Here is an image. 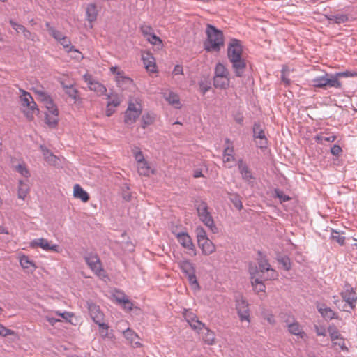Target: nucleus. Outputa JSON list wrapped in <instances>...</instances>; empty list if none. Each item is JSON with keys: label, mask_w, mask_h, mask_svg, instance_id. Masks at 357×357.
Segmentation results:
<instances>
[{"label": "nucleus", "mask_w": 357, "mask_h": 357, "mask_svg": "<svg viewBox=\"0 0 357 357\" xmlns=\"http://www.w3.org/2000/svg\"><path fill=\"white\" fill-rule=\"evenodd\" d=\"M195 233L197 235V242L202 239L208 238L205 230L202 227H197Z\"/></svg>", "instance_id": "obj_47"}, {"label": "nucleus", "mask_w": 357, "mask_h": 357, "mask_svg": "<svg viewBox=\"0 0 357 357\" xmlns=\"http://www.w3.org/2000/svg\"><path fill=\"white\" fill-rule=\"evenodd\" d=\"M17 171L22 174L25 178H28L30 175L29 170L26 169V167L22 165H18L17 167H16Z\"/></svg>", "instance_id": "obj_51"}, {"label": "nucleus", "mask_w": 357, "mask_h": 357, "mask_svg": "<svg viewBox=\"0 0 357 357\" xmlns=\"http://www.w3.org/2000/svg\"><path fill=\"white\" fill-rule=\"evenodd\" d=\"M179 267L185 275L195 273L192 264L188 260L180 261Z\"/></svg>", "instance_id": "obj_32"}, {"label": "nucleus", "mask_w": 357, "mask_h": 357, "mask_svg": "<svg viewBox=\"0 0 357 357\" xmlns=\"http://www.w3.org/2000/svg\"><path fill=\"white\" fill-rule=\"evenodd\" d=\"M235 301L236 309L241 321H246L247 322L250 323V319L249 305L246 300L243 296H241L239 298H236Z\"/></svg>", "instance_id": "obj_6"}, {"label": "nucleus", "mask_w": 357, "mask_h": 357, "mask_svg": "<svg viewBox=\"0 0 357 357\" xmlns=\"http://www.w3.org/2000/svg\"><path fill=\"white\" fill-rule=\"evenodd\" d=\"M48 33L57 41L61 40V38L64 36L62 33L56 29H55L53 26H50L49 22L45 24Z\"/></svg>", "instance_id": "obj_37"}, {"label": "nucleus", "mask_w": 357, "mask_h": 357, "mask_svg": "<svg viewBox=\"0 0 357 357\" xmlns=\"http://www.w3.org/2000/svg\"><path fill=\"white\" fill-rule=\"evenodd\" d=\"M41 150L43 153V156L45 160L50 165H56L57 163V160H59L56 156L53 155L51 152L49 151L45 147L41 146Z\"/></svg>", "instance_id": "obj_29"}, {"label": "nucleus", "mask_w": 357, "mask_h": 357, "mask_svg": "<svg viewBox=\"0 0 357 357\" xmlns=\"http://www.w3.org/2000/svg\"><path fill=\"white\" fill-rule=\"evenodd\" d=\"M343 300L347 302L351 310L355 309L357 301V293L349 284H346L344 290L341 293Z\"/></svg>", "instance_id": "obj_9"}, {"label": "nucleus", "mask_w": 357, "mask_h": 357, "mask_svg": "<svg viewBox=\"0 0 357 357\" xmlns=\"http://www.w3.org/2000/svg\"><path fill=\"white\" fill-rule=\"evenodd\" d=\"M121 103V100L117 96H115V97L113 98V100L108 101L107 105L108 106H111L113 108H115L118 107Z\"/></svg>", "instance_id": "obj_56"}, {"label": "nucleus", "mask_w": 357, "mask_h": 357, "mask_svg": "<svg viewBox=\"0 0 357 357\" xmlns=\"http://www.w3.org/2000/svg\"><path fill=\"white\" fill-rule=\"evenodd\" d=\"M146 40L152 45L157 46L158 48L162 46V40L158 37L154 33L146 38Z\"/></svg>", "instance_id": "obj_43"}, {"label": "nucleus", "mask_w": 357, "mask_h": 357, "mask_svg": "<svg viewBox=\"0 0 357 357\" xmlns=\"http://www.w3.org/2000/svg\"><path fill=\"white\" fill-rule=\"evenodd\" d=\"M60 44L66 49V51L68 53H78L79 54V51L77 50L74 46L71 45V41L69 38L66 36H63L61 40H59Z\"/></svg>", "instance_id": "obj_26"}, {"label": "nucleus", "mask_w": 357, "mask_h": 357, "mask_svg": "<svg viewBox=\"0 0 357 357\" xmlns=\"http://www.w3.org/2000/svg\"><path fill=\"white\" fill-rule=\"evenodd\" d=\"M165 99L172 105H174L175 107H180V99L178 96L174 92H169L168 93H165Z\"/></svg>", "instance_id": "obj_28"}, {"label": "nucleus", "mask_w": 357, "mask_h": 357, "mask_svg": "<svg viewBox=\"0 0 357 357\" xmlns=\"http://www.w3.org/2000/svg\"><path fill=\"white\" fill-rule=\"evenodd\" d=\"M122 301H123L122 304L123 305L124 309H126L128 311H130L132 310L133 303L128 299V298L126 300Z\"/></svg>", "instance_id": "obj_62"}, {"label": "nucleus", "mask_w": 357, "mask_h": 357, "mask_svg": "<svg viewBox=\"0 0 357 357\" xmlns=\"http://www.w3.org/2000/svg\"><path fill=\"white\" fill-rule=\"evenodd\" d=\"M328 331L329 333L330 338L331 341H335L336 340H339L342 335L337 328L334 326H329L328 328Z\"/></svg>", "instance_id": "obj_41"}, {"label": "nucleus", "mask_w": 357, "mask_h": 357, "mask_svg": "<svg viewBox=\"0 0 357 357\" xmlns=\"http://www.w3.org/2000/svg\"><path fill=\"white\" fill-rule=\"evenodd\" d=\"M98 13L99 10L96 3H91L87 4L86 7V20L90 23L96 21Z\"/></svg>", "instance_id": "obj_18"}, {"label": "nucleus", "mask_w": 357, "mask_h": 357, "mask_svg": "<svg viewBox=\"0 0 357 357\" xmlns=\"http://www.w3.org/2000/svg\"><path fill=\"white\" fill-rule=\"evenodd\" d=\"M62 86H63V89H65L66 93L70 98L73 99L75 102H76L77 101H78L80 99L78 91L75 88H74L72 85L67 86V85L63 84V83H62Z\"/></svg>", "instance_id": "obj_27"}, {"label": "nucleus", "mask_w": 357, "mask_h": 357, "mask_svg": "<svg viewBox=\"0 0 357 357\" xmlns=\"http://www.w3.org/2000/svg\"><path fill=\"white\" fill-rule=\"evenodd\" d=\"M199 88H200L201 92L203 94H205L210 89L211 87L208 84H206L204 82H201V83H199Z\"/></svg>", "instance_id": "obj_64"}, {"label": "nucleus", "mask_w": 357, "mask_h": 357, "mask_svg": "<svg viewBox=\"0 0 357 357\" xmlns=\"http://www.w3.org/2000/svg\"><path fill=\"white\" fill-rule=\"evenodd\" d=\"M20 264L24 269L33 271L36 268L34 263L27 256L23 255L20 259Z\"/></svg>", "instance_id": "obj_30"}, {"label": "nucleus", "mask_w": 357, "mask_h": 357, "mask_svg": "<svg viewBox=\"0 0 357 357\" xmlns=\"http://www.w3.org/2000/svg\"><path fill=\"white\" fill-rule=\"evenodd\" d=\"M317 308L322 317L326 321H329L333 319H339L337 314L330 307H328L325 304H318L317 305Z\"/></svg>", "instance_id": "obj_17"}, {"label": "nucleus", "mask_w": 357, "mask_h": 357, "mask_svg": "<svg viewBox=\"0 0 357 357\" xmlns=\"http://www.w3.org/2000/svg\"><path fill=\"white\" fill-rule=\"evenodd\" d=\"M84 79L90 90L96 92L98 96H102L107 91V89L103 84L93 80L90 75H85Z\"/></svg>", "instance_id": "obj_14"}, {"label": "nucleus", "mask_w": 357, "mask_h": 357, "mask_svg": "<svg viewBox=\"0 0 357 357\" xmlns=\"http://www.w3.org/2000/svg\"><path fill=\"white\" fill-rule=\"evenodd\" d=\"M22 33L26 39L34 41L36 35L34 33H32L28 29H26Z\"/></svg>", "instance_id": "obj_61"}, {"label": "nucleus", "mask_w": 357, "mask_h": 357, "mask_svg": "<svg viewBox=\"0 0 357 357\" xmlns=\"http://www.w3.org/2000/svg\"><path fill=\"white\" fill-rule=\"evenodd\" d=\"M286 322L288 323V321H286ZM287 327L289 332L293 335L300 336L301 337H303L305 335L298 321H295L292 323L287 324Z\"/></svg>", "instance_id": "obj_23"}, {"label": "nucleus", "mask_w": 357, "mask_h": 357, "mask_svg": "<svg viewBox=\"0 0 357 357\" xmlns=\"http://www.w3.org/2000/svg\"><path fill=\"white\" fill-rule=\"evenodd\" d=\"M84 259L95 274L100 277L105 276V272L102 268L101 261L97 255L89 253L84 257Z\"/></svg>", "instance_id": "obj_5"}, {"label": "nucleus", "mask_w": 357, "mask_h": 357, "mask_svg": "<svg viewBox=\"0 0 357 357\" xmlns=\"http://www.w3.org/2000/svg\"><path fill=\"white\" fill-rule=\"evenodd\" d=\"M197 211L200 220L208 227L213 234L218 233V229L214 223L206 203L200 202V204L197 206Z\"/></svg>", "instance_id": "obj_2"}, {"label": "nucleus", "mask_w": 357, "mask_h": 357, "mask_svg": "<svg viewBox=\"0 0 357 357\" xmlns=\"http://www.w3.org/2000/svg\"><path fill=\"white\" fill-rule=\"evenodd\" d=\"M253 136L255 139H259V142H257V144L260 149H264L266 147L268 140L265 136L264 131L262 129L261 124L259 123H254Z\"/></svg>", "instance_id": "obj_13"}, {"label": "nucleus", "mask_w": 357, "mask_h": 357, "mask_svg": "<svg viewBox=\"0 0 357 357\" xmlns=\"http://www.w3.org/2000/svg\"><path fill=\"white\" fill-rule=\"evenodd\" d=\"M229 61L231 63L232 69L235 75L238 77H243L247 66L245 61L243 58H241Z\"/></svg>", "instance_id": "obj_15"}, {"label": "nucleus", "mask_w": 357, "mask_h": 357, "mask_svg": "<svg viewBox=\"0 0 357 357\" xmlns=\"http://www.w3.org/2000/svg\"><path fill=\"white\" fill-rule=\"evenodd\" d=\"M250 275L252 280L251 283L252 287H255L259 284H263L262 280L259 278H255L254 273L250 272Z\"/></svg>", "instance_id": "obj_60"}, {"label": "nucleus", "mask_w": 357, "mask_h": 357, "mask_svg": "<svg viewBox=\"0 0 357 357\" xmlns=\"http://www.w3.org/2000/svg\"><path fill=\"white\" fill-rule=\"evenodd\" d=\"M338 340H339L338 342H334V344L340 347V348L342 351H348L349 349L345 345L344 339L342 337H341Z\"/></svg>", "instance_id": "obj_58"}, {"label": "nucleus", "mask_w": 357, "mask_h": 357, "mask_svg": "<svg viewBox=\"0 0 357 357\" xmlns=\"http://www.w3.org/2000/svg\"><path fill=\"white\" fill-rule=\"evenodd\" d=\"M206 330L207 331V333L206 334V336L204 337V341L208 344H213L214 343V333L213 331H210L208 328H206Z\"/></svg>", "instance_id": "obj_48"}, {"label": "nucleus", "mask_w": 357, "mask_h": 357, "mask_svg": "<svg viewBox=\"0 0 357 357\" xmlns=\"http://www.w3.org/2000/svg\"><path fill=\"white\" fill-rule=\"evenodd\" d=\"M237 166L242 178L245 182L253 184L255 181V178L247 164L243 160H239L238 161Z\"/></svg>", "instance_id": "obj_12"}, {"label": "nucleus", "mask_w": 357, "mask_h": 357, "mask_svg": "<svg viewBox=\"0 0 357 357\" xmlns=\"http://www.w3.org/2000/svg\"><path fill=\"white\" fill-rule=\"evenodd\" d=\"M31 245L33 248L40 247L46 251L59 252V246L57 245H51L47 239L43 238L34 240Z\"/></svg>", "instance_id": "obj_16"}, {"label": "nucleus", "mask_w": 357, "mask_h": 357, "mask_svg": "<svg viewBox=\"0 0 357 357\" xmlns=\"http://www.w3.org/2000/svg\"><path fill=\"white\" fill-rule=\"evenodd\" d=\"M342 151V148L339 145H333V146L331 149V153L335 155L338 156Z\"/></svg>", "instance_id": "obj_59"}, {"label": "nucleus", "mask_w": 357, "mask_h": 357, "mask_svg": "<svg viewBox=\"0 0 357 357\" xmlns=\"http://www.w3.org/2000/svg\"><path fill=\"white\" fill-rule=\"evenodd\" d=\"M20 91L22 93L20 97L22 105L23 107H28L29 109L32 111V112H38L39 109L30 93L21 89H20Z\"/></svg>", "instance_id": "obj_10"}, {"label": "nucleus", "mask_w": 357, "mask_h": 357, "mask_svg": "<svg viewBox=\"0 0 357 357\" xmlns=\"http://www.w3.org/2000/svg\"><path fill=\"white\" fill-rule=\"evenodd\" d=\"M229 73L227 68L221 63L216 64L215 68V77H229Z\"/></svg>", "instance_id": "obj_33"}, {"label": "nucleus", "mask_w": 357, "mask_h": 357, "mask_svg": "<svg viewBox=\"0 0 357 357\" xmlns=\"http://www.w3.org/2000/svg\"><path fill=\"white\" fill-rule=\"evenodd\" d=\"M198 245L202 249V253L205 255H209L215 250L214 244L208 238L198 241Z\"/></svg>", "instance_id": "obj_20"}, {"label": "nucleus", "mask_w": 357, "mask_h": 357, "mask_svg": "<svg viewBox=\"0 0 357 357\" xmlns=\"http://www.w3.org/2000/svg\"><path fill=\"white\" fill-rule=\"evenodd\" d=\"M14 331L6 328L2 324H0V335L3 337L8 336L9 335H13Z\"/></svg>", "instance_id": "obj_53"}, {"label": "nucleus", "mask_w": 357, "mask_h": 357, "mask_svg": "<svg viewBox=\"0 0 357 357\" xmlns=\"http://www.w3.org/2000/svg\"><path fill=\"white\" fill-rule=\"evenodd\" d=\"M274 197L280 199V201H289L290 199L289 197L286 196L282 190L278 189L275 190Z\"/></svg>", "instance_id": "obj_49"}, {"label": "nucleus", "mask_w": 357, "mask_h": 357, "mask_svg": "<svg viewBox=\"0 0 357 357\" xmlns=\"http://www.w3.org/2000/svg\"><path fill=\"white\" fill-rule=\"evenodd\" d=\"M178 241L179 243L185 249L189 251V254L191 255H196L195 247L192 241L190 236L185 232L179 233L176 235Z\"/></svg>", "instance_id": "obj_11"}, {"label": "nucleus", "mask_w": 357, "mask_h": 357, "mask_svg": "<svg viewBox=\"0 0 357 357\" xmlns=\"http://www.w3.org/2000/svg\"><path fill=\"white\" fill-rule=\"evenodd\" d=\"M213 85L215 88L226 89L229 85V78L214 77Z\"/></svg>", "instance_id": "obj_31"}, {"label": "nucleus", "mask_w": 357, "mask_h": 357, "mask_svg": "<svg viewBox=\"0 0 357 357\" xmlns=\"http://www.w3.org/2000/svg\"><path fill=\"white\" fill-rule=\"evenodd\" d=\"M114 298L119 303L122 304L123 301H121L126 300L128 296L123 292L117 291L116 294L114 295Z\"/></svg>", "instance_id": "obj_55"}, {"label": "nucleus", "mask_w": 357, "mask_h": 357, "mask_svg": "<svg viewBox=\"0 0 357 357\" xmlns=\"http://www.w3.org/2000/svg\"><path fill=\"white\" fill-rule=\"evenodd\" d=\"M154 121V117L149 113H146L142 116V127L145 128L147 126L152 124Z\"/></svg>", "instance_id": "obj_42"}, {"label": "nucleus", "mask_w": 357, "mask_h": 357, "mask_svg": "<svg viewBox=\"0 0 357 357\" xmlns=\"http://www.w3.org/2000/svg\"><path fill=\"white\" fill-rule=\"evenodd\" d=\"M135 158L137 164L146 161L142 152L139 150L135 152Z\"/></svg>", "instance_id": "obj_57"}, {"label": "nucleus", "mask_w": 357, "mask_h": 357, "mask_svg": "<svg viewBox=\"0 0 357 357\" xmlns=\"http://www.w3.org/2000/svg\"><path fill=\"white\" fill-rule=\"evenodd\" d=\"M314 139L317 143L319 144H322L324 142H333L336 139V136L334 135L326 136L325 132H321L319 135H317L314 137Z\"/></svg>", "instance_id": "obj_36"}, {"label": "nucleus", "mask_w": 357, "mask_h": 357, "mask_svg": "<svg viewBox=\"0 0 357 357\" xmlns=\"http://www.w3.org/2000/svg\"><path fill=\"white\" fill-rule=\"evenodd\" d=\"M277 260L280 264L282 265L283 268L286 271H289L291 269V261L289 257H287V255H278L277 257Z\"/></svg>", "instance_id": "obj_38"}, {"label": "nucleus", "mask_w": 357, "mask_h": 357, "mask_svg": "<svg viewBox=\"0 0 357 357\" xmlns=\"http://www.w3.org/2000/svg\"><path fill=\"white\" fill-rule=\"evenodd\" d=\"M116 81L117 85L121 87L123 84H130L132 83V79L128 77L123 75V72L118 71L116 73Z\"/></svg>", "instance_id": "obj_34"}, {"label": "nucleus", "mask_w": 357, "mask_h": 357, "mask_svg": "<svg viewBox=\"0 0 357 357\" xmlns=\"http://www.w3.org/2000/svg\"><path fill=\"white\" fill-rule=\"evenodd\" d=\"M328 21L333 22L336 24H342L347 22L349 17L347 15L342 13L331 14L326 16Z\"/></svg>", "instance_id": "obj_25"}, {"label": "nucleus", "mask_w": 357, "mask_h": 357, "mask_svg": "<svg viewBox=\"0 0 357 357\" xmlns=\"http://www.w3.org/2000/svg\"><path fill=\"white\" fill-rule=\"evenodd\" d=\"M242 46L240 40L231 39L227 47V56L229 61L242 58Z\"/></svg>", "instance_id": "obj_8"}, {"label": "nucleus", "mask_w": 357, "mask_h": 357, "mask_svg": "<svg viewBox=\"0 0 357 357\" xmlns=\"http://www.w3.org/2000/svg\"><path fill=\"white\" fill-rule=\"evenodd\" d=\"M312 86L316 88L326 89L327 87H334L340 89L342 86L337 76L326 74L324 76L317 77L312 80Z\"/></svg>", "instance_id": "obj_3"}, {"label": "nucleus", "mask_w": 357, "mask_h": 357, "mask_svg": "<svg viewBox=\"0 0 357 357\" xmlns=\"http://www.w3.org/2000/svg\"><path fill=\"white\" fill-rule=\"evenodd\" d=\"M333 76H337V79H338V77H356L357 73H351L350 71H344V72L337 73L335 75H333Z\"/></svg>", "instance_id": "obj_54"}, {"label": "nucleus", "mask_w": 357, "mask_h": 357, "mask_svg": "<svg viewBox=\"0 0 357 357\" xmlns=\"http://www.w3.org/2000/svg\"><path fill=\"white\" fill-rule=\"evenodd\" d=\"M137 170L140 175L149 176L153 173V170L149 167L146 161L137 164Z\"/></svg>", "instance_id": "obj_35"}, {"label": "nucleus", "mask_w": 357, "mask_h": 357, "mask_svg": "<svg viewBox=\"0 0 357 357\" xmlns=\"http://www.w3.org/2000/svg\"><path fill=\"white\" fill-rule=\"evenodd\" d=\"M86 306L93 321L99 326L106 328V324L103 322L104 314L101 312L100 307L92 301H87Z\"/></svg>", "instance_id": "obj_7"}, {"label": "nucleus", "mask_w": 357, "mask_h": 357, "mask_svg": "<svg viewBox=\"0 0 357 357\" xmlns=\"http://www.w3.org/2000/svg\"><path fill=\"white\" fill-rule=\"evenodd\" d=\"M142 112V107L139 102H129L128 107L125 112L124 122L127 125H132L135 123Z\"/></svg>", "instance_id": "obj_4"}, {"label": "nucleus", "mask_w": 357, "mask_h": 357, "mask_svg": "<svg viewBox=\"0 0 357 357\" xmlns=\"http://www.w3.org/2000/svg\"><path fill=\"white\" fill-rule=\"evenodd\" d=\"M142 59L145 68L149 72H156V65L155 62V59L149 53H147L146 56H143Z\"/></svg>", "instance_id": "obj_22"}, {"label": "nucleus", "mask_w": 357, "mask_h": 357, "mask_svg": "<svg viewBox=\"0 0 357 357\" xmlns=\"http://www.w3.org/2000/svg\"><path fill=\"white\" fill-rule=\"evenodd\" d=\"M42 101L44 103L45 107L47 109H52L53 107L56 106L54 103L53 100L52 99L50 95L48 96H46V98H44V100Z\"/></svg>", "instance_id": "obj_50"}, {"label": "nucleus", "mask_w": 357, "mask_h": 357, "mask_svg": "<svg viewBox=\"0 0 357 357\" xmlns=\"http://www.w3.org/2000/svg\"><path fill=\"white\" fill-rule=\"evenodd\" d=\"M187 321L190 324V326L196 330H201L204 328V324L197 319L195 314L189 312L185 314Z\"/></svg>", "instance_id": "obj_21"}, {"label": "nucleus", "mask_w": 357, "mask_h": 357, "mask_svg": "<svg viewBox=\"0 0 357 357\" xmlns=\"http://www.w3.org/2000/svg\"><path fill=\"white\" fill-rule=\"evenodd\" d=\"M258 255L261 257V259H259L258 260V266H259L260 272L264 273L265 271H271V273L270 278L271 279L275 278L277 275L275 270H273L271 268V265L269 264L268 260L261 257L262 253L261 252H259Z\"/></svg>", "instance_id": "obj_19"}, {"label": "nucleus", "mask_w": 357, "mask_h": 357, "mask_svg": "<svg viewBox=\"0 0 357 357\" xmlns=\"http://www.w3.org/2000/svg\"><path fill=\"white\" fill-rule=\"evenodd\" d=\"M9 23L12 26L13 29H15L17 33H22L26 29V28L24 26L15 22L13 20H10L9 21Z\"/></svg>", "instance_id": "obj_45"}, {"label": "nucleus", "mask_w": 357, "mask_h": 357, "mask_svg": "<svg viewBox=\"0 0 357 357\" xmlns=\"http://www.w3.org/2000/svg\"><path fill=\"white\" fill-rule=\"evenodd\" d=\"M206 39L204 42V48L208 52H218L224 47V36L222 31L211 24H207L206 29Z\"/></svg>", "instance_id": "obj_1"}, {"label": "nucleus", "mask_w": 357, "mask_h": 357, "mask_svg": "<svg viewBox=\"0 0 357 357\" xmlns=\"http://www.w3.org/2000/svg\"><path fill=\"white\" fill-rule=\"evenodd\" d=\"M124 335L125 336L128 338V339H130L131 341H133L134 339H133V337H137V335L136 334H135L130 329H127L125 332H124Z\"/></svg>", "instance_id": "obj_63"}, {"label": "nucleus", "mask_w": 357, "mask_h": 357, "mask_svg": "<svg viewBox=\"0 0 357 357\" xmlns=\"http://www.w3.org/2000/svg\"><path fill=\"white\" fill-rule=\"evenodd\" d=\"M59 122V115L45 114V123L50 128H54Z\"/></svg>", "instance_id": "obj_40"}, {"label": "nucleus", "mask_w": 357, "mask_h": 357, "mask_svg": "<svg viewBox=\"0 0 357 357\" xmlns=\"http://www.w3.org/2000/svg\"><path fill=\"white\" fill-rule=\"evenodd\" d=\"M188 278V281L190 284L193 287V288H199V284L197 280V278L195 273L189 274L186 275Z\"/></svg>", "instance_id": "obj_52"}, {"label": "nucleus", "mask_w": 357, "mask_h": 357, "mask_svg": "<svg viewBox=\"0 0 357 357\" xmlns=\"http://www.w3.org/2000/svg\"><path fill=\"white\" fill-rule=\"evenodd\" d=\"M331 238L337 241L340 245H343L344 244L345 237L340 236L339 232L333 230Z\"/></svg>", "instance_id": "obj_46"}, {"label": "nucleus", "mask_w": 357, "mask_h": 357, "mask_svg": "<svg viewBox=\"0 0 357 357\" xmlns=\"http://www.w3.org/2000/svg\"><path fill=\"white\" fill-rule=\"evenodd\" d=\"M29 191V186L26 183H24L22 181H19V188H18V197L21 199H24L26 194Z\"/></svg>", "instance_id": "obj_39"}, {"label": "nucleus", "mask_w": 357, "mask_h": 357, "mask_svg": "<svg viewBox=\"0 0 357 357\" xmlns=\"http://www.w3.org/2000/svg\"><path fill=\"white\" fill-rule=\"evenodd\" d=\"M73 196L76 199H80L82 201H88L89 199V194L79 185L74 186Z\"/></svg>", "instance_id": "obj_24"}, {"label": "nucleus", "mask_w": 357, "mask_h": 357, "mask_svg": "<svg viewBox=\"0 0 357 357\" xmlns=\"http://www.w3.org/2000/svg\"><path fill=\"white\" fill-rule=\"evenodd\" d=\"M140 31H141L142 35L146 38L151 36L153 33V28L151 26L145 24H142L140 26Z\"/></svg>", "instance_id": "obj_44"}]
</instances>
